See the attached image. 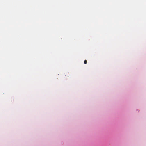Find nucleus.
I'll list each match as a JSON object with an SVG mask.
<instances>
[{"label": "nucleus", "mask_w": 146, "mask_h": 146, "mask_svg": "<svg viewBox=\"0 0 146 146\" xmlns=\"http://www.w3.org/2000/svg\"><path fill=\"white\" fill-rule=\"evenodd\" d=\"M87 63V61L86 60H85L84 62V64H86Z\"/></svg>", "instance_id": "nucleus-1"}]
</instances>
